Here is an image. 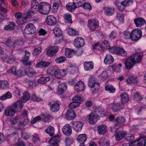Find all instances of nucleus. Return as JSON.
Masks as SVG:
<instances>
[{
	"label": "nucleus",
	"mask_w": 146,
	"mask_h": 146,
	"mask_svg": "<svg viewBox=\"0 0 146 146\" xmlns=\"http://www.w3.org/2000/svg\"><path fill=\"white\" fill-rule=\"evenodd\" d=\"M30 56H25L24 58L23 59V63L26 66H29L31 63L29 62V58Z\"/></svg>",
	"instance_id": "13d9d810"
},
{
	"label": "nucleus",
	"mask_w": 146,
	"mask_h": 146,
	"mask_svg": "<svg viewBox=\"0 0 146 146\" xmlns=\"http://www.w3.org/2000/svg\"><path fill=\"white\" fill-rule=\"evenodd\" d=\"M85 89L84 84L81 81H78L74 86V90L78 92L84 91Z\"/></svg>",
	"instance_id": "9b49d317"
},
{
	"label": "nucleus",
	"mask_w": 146,
	"mask_h": 146,
	"mask_svg": "<svg viewBox=\"0 0 146 146\" xmlns=\"http://www.w3.org/2000/svg\"><path fill=\"white\" fill-rule=\"evenodd\" d=\"M62 130L63 134L66 136H69L72 134L71 126L68 124H65L63 127Z\"/></svg>",
	"instance_id": "9d476101"
},
{
	"label": "nucleus",
	"mask_w": 146,
	"mask_h": 146,
	"mask_svg": "<svg viewBox=\"0 0 146 146\" xmlns=\"http://www.w3.org/2000/svg\"><path fill=\"white\" fill-rule=\"evenodd\" d=\"M142 36V33L140 29H135L131 33V39L136 41L140 38Z\"/></svg>",
	"instance_id": "7ed1b4c3"
},
{
	"label": "nucleus",
	"mask_w": 146,
	"mask_h": 146,
	"mask_svg": "<svg viewBox=\"0 0 146 146\" xmlns=\"http://www.w3.org/2000/svg\"><path fill=\"white\" fill-rule=\"evenodd\" d=\"M98 116L93 113H90L89 115V122L90 124H95L98 119Z\"/></svg>",
	"instance_id": "c756f323"
},
{
	"label": "nucleus",
	"mask_w": 146,
	"mask_h": 146,
	"mask_svg": "<svg viewBox=\"0 0 146 146\" xmlns=\"http://www.w3.org/2000/svg\"><path fill=\"white\" fill-rule=\"evenodd\" d=\"M146 144V136H142L137 141L134 142L127 146H145Z\"/></svg>",
	"instance_id": "423d86ee"
},
{
	"label": "nucleus",
	"mask_w": 146,
	"mask_h": 146,
	"mask_svg": "<svg viewBox=\"0 0 146 146\" xmlns=\"http://www.w3.org/2000/svg\"><path fill=\"white\" fill-rule=\"evenodd\" d=\"M15 23L13 22H12L10 23V24L4 27V30H12L15 29Z\"/></svg>",
	"instance_id": "de8ad7c7"
},
{
	"label": "nucleus",
	"mask_w": 146,
	"mask_h": 146,
	"mask_svg": "<svg viewBox=\"0 0 146 146\" xmlns=\"http://www.w3.org/2000/svg\"><path fill=\"white\" fill-rule=\"evenodd\" d=\"M98 131L100 135H104L106 133L107 130L106 126L104 125H101L98 127Z\"/></svg>",
	"instance_id": "7c9ffc66"
},
{
	"label": "nucleus",
	"mask_w": 146,
	"mask_h": 146,
	"mask_svg": "<svg viewBox=\"0 0 146 146\" xmlns=\"http://www.w3.org/2000/svg\"><path fill=\"white\" fill-rule=\"evenodd\" d=\"M134 21L136 26L138 27H140L146 23L145 19L142 17L136 18L134 19Z\"/></svg>",
	"instance_id": "5701e85b"
},
{
	"label": "nucleus",
	"mask_w": 146,
	"mask_h": 146,
	"mask_svg": "<svg viewBox=\"0 0 146 146\" xmlns=\"http://www.w3.org/2000/svg\"><path fill=\"white\" fill-rule=\"evenodd\" d=\"M87 26L90 30L94 31L99 27V23L94 19H90L88 21Z\"/></svg>",
	"instance_id": "0eeeda50"
},
{
	"label": "nucleus",
	"mask_w": 146,
	"mask_h": 146,
	"mask_svg": "<svg viewBox=\"0 0 146 146\" xmlns=\"http://www.w3.org/2000/svg\"><path fill=\"white\" fill-rule=\"evenodd\" d=\"M66 60L65 57L63 56L56 58L55 59V61L58 63H60L64 62L66 61Z\"/></svg>",
	"instance_id": "680f3d73"
},
{
	"label": "nucleus",
	"mask_w": 146,
	"mask_h": 146,
	"mask_svg": "<svg viewBox=\"0 0 146 146\" xmlns=\"http://www.w3.org/2000/svg\"><path fill=\"white\" fill-rule=\"evenodd\" d=\"M110 45L108 42L106 40H104L100 44L97 43L94 44L93 47V49L94 50L98 49L100 50H104L108 49H109Z\"/></svg>",
	"instance_id": "20e7f679"
},
{
	"label": "nucleus",
	"mask_w": 146,
	"mask_h": 146,
	"mask_svg": "<svg viewBox=\"0 0 146 146\" xmlns=\"http://www.w3.org/2000/svg\"><path fill=\"white\" fill-rule=\"evenodd\" d=\"M45 132L50 136H52L54 134V129L51 126L48 127L45 130Z\"/></svg>",
	"instance_id": "4c0bfd02"
},
{
	"label": "nucleus",
	"mask_w": 146,
	"mask_h": 146,
	"mask_svg": "<svg viewBox=\"0 0 146 146\" xmlns=\"http://www.w3.org/2000/svg\"><path fill=\"white\" fill-rule=\"evenodd\" d=\"M48 105L50 106V110L53 112H57L60 109V104L58 101L54 102H49Z\"/></svg>",
	"instance_id": "6e6552de"
},
{
	"label": "nucleus",
	"mask_w": 146,
	"mask_h": 146,
	"mask_svg": "<svg viewBox=\"0 0 146 146\" xmlns=\"http://www.w3.org/2000/svg\"><path fill=\"white\" fill-rule=\"evenodd\" d=\"M22 102V101L18 100L12 106L13 108H15V110L16 109H19L20 110H21L23 106Z\"/></svg>",
	"instance_id": "e433bc0d"
},
{
	"label": "nucleus",
	"mask_w": 146,
	"mask_h": 146,
	"mask_svg": "<svg viewBox=\"0 0 146 146\" xmlns=\"http://www.w3.org/2000/svg\"><path fill=\"white\" fill-rule=\"evenodd\" d=\"M83 125V123L81 121H74L72 123V127L76 131H80Z\"/></svg>",
	"instance_id": "ddd939ff"
},
{
	"label": "nucleus",
	"mask_w": 146,
	"mask_h": 146,
	"mask_svg": "<svg viewBox=\"0 0 146 146\" xmlns=\"http://www.w3.org/2000/svg\"><path fill=\"white\" fill-rule=\"evenodd\" d=\"M108 74L106 71H103L99 76V78L102 81H104L108 79Z\"/></svg>",
	"instance_id": "8fccbe9b"
},
{
	"label": "nucleus",
	"mask_w": 146,
	"mask_h": 146,
	"mask_svg": "<svg viewBox=\"0 0 146 146\" xmlns=\"http://www.w3.org/2000/svg\"><path fill=\"white\" fill-rule=\"evenodd\" d=\"M68 33L71 36H77L78 35V31L71 28L68 29Z\"/></svg>",
	"instance_id": "c03bdc74"
},
{
	"label": "nucleus",
	"mask_w": 146,
	"mask_h": 146,
	"mask_svg": "<svg viewBox=\"0 0 146 146\" xmlns=\"http://www.w3.org/2000/svg\"><path fill=\"white\" fill-rule=\"evenodd\" d=\"M36 29L34 25L32 23L27 24L25 29V33L27 34H32L35 33Z\"/></svg>",
	"instance_id": "1a4fd4ad"
},
{
	"label": "nucleus",
	"mask_w": 146,
	"mask_h": 146,
	"mask_svg": "<svg viewBox=\"0 0 146 146\" xmlns=\"http://www.w3.org/2000/svg\"><path fill=\"white\" fill-rule=\"evenodd\" d=\"M124 14L117 13L115 19L120 23H123L124 21Z\"/></svg>",
	"instance_id": "58836bf2"
},
{
	"label": "nucleus",
	"mask_w": 146,
	"mask_h": 146,
	"mask_svg": "<svg viewBox=\"0 0 146 146\" xmlns=\"http://www.w3.org/2000/svg\"><path fill=\"white\" fill-rule=\"evenodd\" d=\"M100 144V146H109L110 145V142L109 141L102 138L98 142Z\"/></svg>",
	"instance_id": "37998d69"
},
{
	"label": "nucleus",
	"mask_w": 146,
	"mask_h": 146,
	"mask_svg": "<svg viewBox=\"0 0 146 146\" xmlns=\"http://www.w3.org/2000/svg\"><path fill=\"white\" fill-rule=\"evenodd\" d=\"M15 40L8 39L6 42V44L7 46L9 47H15Z\"/></svg>",
	"instance_id": "bf43d9fd"
},
{
	"label": "nucleus",
	"mask_w": 146,
	"mask_h": 146,
	"mask_svg": "<svg viewBox=\"0 0 146 146\" xmlns=\"http://www.w3.org/2000/svg\"><path fill=\"white\" fill-rule=\"evenodd\" d=\"M46 22L47 25H54L57 23L55 17L52 15L47 16L46 20Z\"/></svg>",
	"instance_id": "dca6fc26"
},
{
	"label": "nucleus",
	"mask_w": 146,
	"mask_h": 146,
	"mask_svg": "<svg viewBox=\"0 0 146 146\" xmlns=\"http://www.w3.org/2000/svg\"><path fill=\"white\" fill-rule=\"evenodd\" d=\"M84 44V40L81 37H77L74 40V44L76 47L80 48L83 46Z\"/></svg>",
	"instance_id": "6ab92c4d"
},
{
	"label": "nucleus",
	"mask_w": 146,
	"mask_h": 146,
	"mask_svg": "<svg viewBox=\"0 0 146 146\" xmlns=\"http://www.w3.org/2000/svg\"><path fill=\"white\" fill-rule=\"evenodd\" d=\"M126 82L128 84L132 83L137 84L138 83V80L137 78L132 75L129 76L128 78L126 80Z\"/></svg>",
	"instance_id": "393cba45"
},
{
	"label": "nucleus",
	"mask_w": 146,
	"mask_h": 146,
	"mask_svg": "<svg viewBox=\"0 0 146 146\" xmlns=\"http://www.w3.org/2000/svg\"><path fill=\"white\" fill-rule=\"evenodd\" d=\"M110 106V108L115 112L119 111L122 109L121 106L119 103L112 104Z\"/></svg>",
	"instance_id": "c85d7f7f"
},
{
	"label": "nucleus",
	"mask_w": 146,
	"mask_h": 146,
	"mask_svg": "<svg viewBox=\"0 0 146 146\" xmlns=\"http://www.w3.org/2000/svg\"><path fill=\"white\" fill-rule=\"evenodd\" d=\"M114 59L112 56L109 54L106 55L105 56L104 62L106 64H109L113 62Z\"/></svg>",
	"instance_id": "2f4dec72"
},
{
	"label": "nucleus",
	"mask_w": 146,
	"mask_h": 146,
	"mask_svg": "<svg viewBox=\"0 0 146 146\" xmlns=\"http://www.w3.org/2000/svg\"><path fill=\"white\" fill-rule=\"evenodd\" d=\"M85 0H73V3L75 5H74L76 7H81L82 4L85 2Z\"/></svg>",
	"instance_id": "5fc2aeb1"
},
{
	"label": "nucleus",
	"mask_w": 146,
	"mask_h": 146,
	"mask_svg": "<svg viewBox=\"0 0 146 146\" xmlns=\"http://www.w3.org/2000/svg\"><path fill=\"white\" fill-rule=\"evenodd\" d=\"M121 102L123 103L127 102L129 100V96L127 93L124 92L120 95Z\"/></svg>",
	"instance_id": "473e14b6"
},
{
	"label": "nucleus",
	"mask_w": 146,
	"mask_h": 146,
	"mask_svg": "<svg viewBox=\"0 0 146 146\" xmlns=\"http://www.w3.org/2000/svg\"><path fill=\"white\" fill-rule=\"evenodd\" d=\"M131 33L128 31H125L122 33V36L125 39L131 38Z\"/></svg>",
	"instance_id": "e2e57ef3"
},
{
	"label": "nucleus",
	"mask_w": 146,
	"mask_h": 146,
	"mask_svg": "<svg viewBox=\"0 0 146 146\" xmlns=\"http://www.w3.org/2000/svg\"><path fill=\"white\" fill-rule=\"evenodd\" d=\"M15 16L17 19V22L19 25H21L24 24L26 21L25 19H23L22 18V13L18 12L15 14Z\"/></svg>",
	"instance_id": "a211bd4d"
},
{
	"label": "nucleus",
	"mask_w": 146,
	"mask_h": 146,
	"mask_svg": "<svg viewBox=\"0 0 146 146\" xmlns=\"http://www.w3.org/2000/svg\"><path fill=\"white\" fill-rule=\"evenodd\" d=\"M21 136L23 139L26 140H27L30 139V135L29 134L25 131L22 132Z\"/></svg>",
	"instance_id": "0e129e2a"
},
{
	"label": "nucleus",
	"mask_w": 146,
	"mask_h": 146,
	"mask_svg": "<svg viewBox=\"0 0 146 146\" xmlns=\"http://www.w3.org/2000/svg\"><path fill=\"white\" fill-rule=\"evenodd\" d=\"M32 140L34 143H36L40 141V139L39 135L35 134L32 135Z\"/></svg>",
	"instance_id": "338daca9"
},
{
	"label": "nucleus",
	"mask_w": 146,
	"mask_h": 146,
	"mask_svg": "<svg viewBox=\"0 0 146 146\" xmlns=\"http://www.w3.org/2000/svg\"><path fill=\"white\" fill-rule=\"evenodd\" d=\"M4 55V51L3 48L0 46V56H1V57L3 58L4 60H7V62L8 63H9V61L8 60H11V57H9L7 55H5L3 56Z\"/></svg>",
	"instance_id": "a19ab883"
},
{
	"label": "nucleus",
	"mask_w": 146,
	"mask_h": 146,
	"mask_svg": "<svg viewBox=\"0 0 146 146\" xmlns=\"http://www.w3.org/2000/svg\"><path fill=\"white\" fill-rule=\"evenodd\" d=\"M84 70L86 71L90 70L94 68V64L92 61H86L84 63Z\"/></svg>",
	"instance_id": "bb28decb"
},
{
	"label": "nucleus",
	"mask_w": 146,
	"mask_h": 146,
	"mask_svg": "<svg viewBox=\"0 0 146 146\" xmlns=\"http://www.w3.org/2000/svg\"><path fill=\"white\" fill-rule=\"evenodd\" d=\"M23 96L21 98V101L23 103L26 102L29 100L30 96L28 92H25L23 93Z\"/></svg>",
	"instance_id": "a18cd8bd"
},
{
	"label": "nucleus",
	"mask_w": 146,
	"mask_h": 146,
	"mask_svg": "<svg viewBox=\"0 0 146 146\" xmlns=\"http://www.w3.org/2000/svg\"><path fill=\"white\" fill-rule=\"evenodd\" d=\"M64 20L66 23H72V19L71 15L69 14H66L64 16Z\"/></svg>",
	"instance_id": "4d7b16f0"
},
{
	"label": "nucleus",
	"mask_w": 146,
	"mask_h": 146,
	"mask_svg": "<svg viewBox=\"0 0 146 146\" xmlns=\"http://www.w3.org/2000/svg\"><path fill=\"white\" fill-rule=\"evenodd\" d=\"M105 90L110 93H113L115 92V89L111 84H108L105 88Z\"/></svg>",
	"instance_id": "09e8293b"
},
{
	"label": "nucleus",
	"mask_w": 146,
	"mask_h": 146,
	"mask_svg": "<svg viewBox=\"0 0 146 146\" xmlns=\"http://www.w3.org/2000/svg\"><path fill=\"white\" fill-rule=\"evenodd\" d=\"M65 50V54L66 56L69 58L72 57L74 53L73 50L71 49L66 48Z\"/></svg>",
	"instance_id": "ea45409f"
},
{
	"label": "nucleus",
	"mask_w": 146,
	"mask_h": 146,
	"mask_svg": "<svg viewBox=\"0 0 146 146\" xmlns=\"http://www.w3.org/2000/svg\"><path fill=\"white\" fill-rule=\"evenodd\" d=\"M66 119L68 120H72L76 117L75 113L72 110H68L65 115Z\"/></svg>",
	"instance_id": "b1692460"
},
{
	"label": "nucleus",
	"mask_w": 146,
	"mask_h": 146,
	"mask_svg": "<svg viewBox=\"0 0 146 146\" xmlns=\"http://www.w3.org/2000/svg\"><path fill=\"white\" fill-rule=\"evenodd\" d=\"M57 67L56 66H53L47 70V73L50 74H52L54 76Z\"/></svg>",
	"instance_id": "864d4df0"
},
{
	"label": "nucleus",
	"mask_w": 146,
	"mask_h": 146,
	"mask_svg": "<svg viewBox=\"0 0 146 146\" xmlns=\"http://www.w3.org/2000/svg\"><path fill=\"white\" fill-rule=\"evenodd\" d=\"M9 73L14 74L18 77L23 75V71L22 69H20L17 70L16 68L15 67H13L9 70Z\"/></svg>",
	"instance_id": "4468645a"
},
{
	"label": "nucleus",
	"mask_w": 146,
	"mask_h": 146,
	"mask_svg": "<svg viewBox=\"0 0 146 146\" xmlns=\"http://www.w3.org/2000/svg\"><path fill=\"white\" fill-rule=\"evenodd\" d=\"M19 120V117L18 116L15 117L10 120L11 123L12 125H15L17 123Z\"/></svg>",
	"instance_id": "774afa93"
},
{
	"label": "nucleus",
	"mask_w": 146,
	"mask_h": 146,
	"mask_svg": "<svg viewBox=\"0 0 146 146\" xmlns=\"http://www.w3.org/2000/svg\"><path fill=\"white\" fill-rule=\"evenodd\" d=\"M80 104V103L76 102L73 101L72 102L70 103L69 104V106L70 108L74 109L79 106Z\"/></svg>",
	"instance_id": "69168bd1"
},
{
	"label": "nucleus",
	"mask_w": 146,
	"mask_h": 146,
	"mask_svg": "<svg viewBox=\"0 0 146 146\" xmlns=\"http://www.w3.org/2000/svg\"><path fill=\"white\" fill-rule=\"evenodd\" d=\"M87 139V135L85 134L79 135L77 138V141L80 144L84 143Z\"/></svg>",
	"instance_id": "a878e982"
},
{
	"label": "nucleus",
	"mask_w": 146,
	"mask_h": 146,
	"mask_svg": "<svg viewBox=\"0 0 146 146\" xmlns=\"http://www.w3.org/2000/svg\"><path fill=\"white\" fill-rule=\"evenodd\" d=\"M96 85L97 86V88L99 87V86L98 83H97L94 77L92 76L89 80L88 82V86L91 88H93L95 87Z\"/></svg>",
	"instance_id": "4be33fe9"
},
{
	"label": "nucleus",
	"mask_w": 146,
	"mask_h": 146,
	"mask_svg": "<svg viewBox=\"0 0 146 146\" xmlns=\"http://www.w3.org/2000/svg\"><path fill=\"white\" fill-rule=\"evenodd\" d=\"M31 99L34 101L39 102L43 100V99L41 98L37 97L35 94H33L31 97Z\"/></svg>",
	"instance_id": "052dcab7"
},
{
	"label": "nucleus",
	"mask_w": 146,
	"mask_h": 146,
	"mask_svg": "<svg viewBox=\"0 0 146 146\" xmlns=\"http://www.w3.org/2000/svg\"><path fill=\"white\" fill-rule=\"evenodd\" d=\"M41 120L46 122H49L50 121V116L47 114L41 113L40 114Z\"/></svg>",
	"instance_id": "49530a36"
},
{
	"label": "nucleus",
	"mask_w": 146,
	"mask_h": 146,
	"mask_svg": "<svg viewBox=\"0 0 146 146\" xmlns=\"http://www.w3.org/2000/svg\"><path fill=\"white\" fill-rule=\"evenodd\" d=\"M12 97V94L9 92H7L5 94L2 95L0 98V99L2 101L7 99L10 98Z\"/></svg>",
	"instance_id": "3c124183"
},
{
	"label": "nucleus",
	"mask_w": 146,
	"mask_h": 146,
	"mask_svg": "<svg viewBox=\"0 0 146 146\" xmlns=\"http://www.w3.org/2000/svg\"><path fill=\"white\" fill-rule=\"evenodd\" d=\"M50 64V62H48L41 61L37 63L36 66V67L38 68L46 67L49 66Z\"/></svg>",
	"instance_id": "72a5a7b5"
},
{
	"label": "nucleus",
	"mask_w": 146,
	"mask_h": 146,
	"mask_svg": "<svg viewBox=\"0 0 146 146\" xmlns=\"http://www.w3.org/2000/svg\"><path fill=\"white\" fill-rule=\"evenodd\" d=\"M115 121L118 124H123L126 121L124 117L121 116L117 117Z\"/></svg>",
	"instance_id": "6e6d98bb"
},
{
	"label": "nucleus",
	"mask_w": 146,
	"mask_h": 146,
	"mask_svg": "<svg viewBox=\"0 0 146 146\" xmlns=\"http://www.w3.org/2000/svg\"><path fill=\"white\" fill-rule=\"evenodd\" d=\"M60 137L57 135L52 137L49 140L48 142L52 146H57L60 142Z\"/></svg>",
	"instance_id": "f3484780"
},
{
	"label": "nucleus",
	"mask_w": 146,
	"mask_h": 146,
	"mask_svg": "<svg viewBox=\"0 0 146 146\" xmlns=\"http://www.w3.org/2000/svg\"><path fill=\"white\" fill-rule=\"evenodd\" d=\"M16 112L15 108L12 106L8 107L5 110V114L7 116H13Z\"/></svg>",
	"instance_id": "aec40b11"
},
{
	"label": "nucleus",
	"mask_w": 146,
	"mask_h": 146,
	"mask_svg": "<svg viewBox=\"0 0 146 146\" xmlns=\"http://www.w3.org/2000/svg\"><path fill=\"white\" fill-rule=\"evenodd\" d=\"M0 87L1 89L6 90L9 87V84L8 82L6 80L0 81Z\"/></svg>",
	"instance_id": "f704fd0d"
},
{
	"label": "nucleus",
	"mask_w": 146,
	"mask_h": 146,
	"mask_svg": "<svg viewBox=\"0 0 146 146\" xmlns=\"http://www.w3.org/2000/svg\"><path fill=\"white\" fill-rule=\"evenodd\" d=\"M141 56L138 53H134L127 59L125 62L126 68L130 69L134 64L139 63L141 60Z\"/></svg>",
	"instance_id": "f03ea898"
},
{
	"label": "nucleus",
	"mask_w": 146,
	"mask_h": 146,
	"mask_svg": "<svg viewBox=\"0 0 146 146\" xmlns=\"http://www.w3.org/2000/svg\"><path fill=\"white\" fill-rule=\"evenodd\" d=\"M31 12L36 13L39 12L40 13L46 15L48 14L50 10V5L47 3L41 2L40 4L36 0H33L31 2Z\"/></svg>",
	"instance_id": "f257e3e1"
},
{
	"label": "nucleus",
	"mask_w": 146,
	"mask_h": 146,
	"mask_svg": "<svg viewBox=\"0 0 146 146\" xmlns=\"http://www.w3.org/2000/svg\"><path fill=\"white\" fill-rule=\"evenodd\" d=\"M109 52L113 53L122 56L127 55V52L123 49L119 47H112L109 49Z\"/></svg>",
	"instance_id": "39448f33"
},
{
	"label": "nucleus",
	"mask_w": 146,
	"mask_h": 146,
	"mask_svg": "<svg viewBox=\"0 0 146 146\" xmlns=\"http://www.w3.org/2000/svg\"><path fill=\"white\" fill-rule=\"evenodd\" d=\"M50 80V78L48 76L46 77H40L39 79H38L37 82L39 83L44 84L49 81Z\"/></svg>",
	"instance_id": "79ce46f5"
},
{
	"label": "nucleus",
	"mask_w": 146,
	"mask_h": 146,
	"mask_svg": "<svg viewBox=\"0 0 146 146\" xmlns=\"http://www.w3.org/2000/svg\"><path fill=\"white\" fill-rule=\"evenodd\" d=\"M103 10L104 13L108 16H111L113 15L115 12V9L113 7H104Z\"/></svg>",
	"instance_id": "412c9836"
},
{
	"label": "nucleus",
	"mask_w": 146,
	"mask_h": 146,
	"mask_svg": "<svg viewBox=\"0 0 146 146\" xmlns=\"http://www.w3.org/2000/svg\"><path fill=\"white\" fill-rule=\"evenodd\" d=\"M53 31L56 37H59L62 35V32L61 30L58 27L55 28Z\"/></svg>",
	"instance_id": "603ef678"
},
{
	"label": "nucleus",
	"mask_w": 146,
	"mask_h": 146,
	"mask_svg": "<svg viewBox=\"0 0 146 146\" xmlns=\"http://www.w3.org/2000/svg\"><path fill=\"white\" fill-rule=\"evenodd\" d=\"M59 50V48L57 46H54L50 47L47 52V55L50 57L54 56Z\"/></svg>",
	"instance_id": "2eb2a0df"
},
{
	"label": "nucleus",
	"mask_w": 146,
	"mask_h": 146,
	"mask_svg": "<svg viewBox=\"0 0 146 146\" xmlns=\"http://www.w3.org/2000/svg\"><path fill=\"white\" fill-rule=\"evenodd\" d=\"M67 73L66 70L65 69H60L57 68L54 76L57 78H61L65 76Z\"/></svg>",
	"instance_id": "f8f14e48"
},
{
	"label": "nucleus",
	"mask_w": 146,
	"mask_h": 146,
	"mask_svg": "<svg viewBox=\"0 0 146 146\" xmlns=\"http://www.w3.org/2000/svg\"><path fill=\"white\" fill-rule=\"evenodd\" d=\"M126 133L123 131H118L115 135L116 140L119 141L122 139L126 135Z\"/></svg>",
	"instance_id": "cd10ccee"
},
{
	"label": "nucleus",
	"mask_w": 146,
	"mask_h": 146,
	"mask_svg": "<svg viewBox=\"0 0 146 146\" xmlns=\"http://www.w3.org/2000/svg\"><path fill=\"white\" fill-rule=\"evenodd\" d=\"M60 4L59 0H56L54 1L53 3L52 11L53 12H56L58 11Z\"/></svg>",
	"instance_id": "c9c22d12"
}]
</instances>
